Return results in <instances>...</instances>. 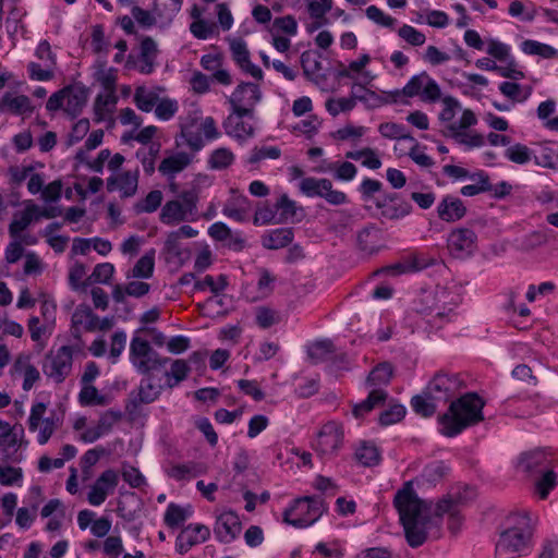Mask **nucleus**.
<instances>
[{"label":"nucleus","instance_id":"14","mask_svg":"<svg viewBox=\"0 0 558 558\" xmlns=\"http://www.w3.org/2000/svg\"><path fill=\"white\" fill-rule=\"evenodd\" d=\"M161 389V379L155 380L154 375L150 373L145 375L141 380L137 390L130 393L126 410L132 412L141 404H147L155 401L159 397Z\"/></svg>","mask_w":558,"mask_h":558},{"label":"nucleus","instance_id":"63","mask_svg":"<svg viewBox=\"0 0 558 558\" xmlns=\"http://www.w3.org/2000/svg\"><path fill=\"white\" fill-rule=\"evenodd\" d=\"M23 472L21 468L0 465V484L2 486H21Z\"/></svg>","mask_w":558,"mask_h":558},{"label":"nucleus","instance_id":"50","mask_svg":"<svg viewBox=\"0 0 558 558\" xmlns=\"http://www.w3.org/2000/svg\"><path fill=\"white\" fill-rule=\"evenodd\" d=\"M253 314L254 324L262 329H268L280 320L278 313L269 306H256Z\"/></svg>","mask_w":558,"mask_h":558},{"label":"nucleus","instance_id":"47","mask_svg":"<svg viewBox=\"0 0 558 558\" xmlns=\"http://www.w3.org/2000/svg\"><path fill=\"white\" fill-rule=\"evenodd\" d=\"M345 158L352 160H362V165L372 170H377L381 167V161L377 156L376 150L369 147L360 150L347 151Z\"/></svg>","mask_w":558,"mask_h":558},{"label":"nucleus","instance_id":"41","mask_svg":"<svg viewBox=\"0 0 558 558\" xmlns=\"http://www.w3.org/2000/svg\"><path fill=\"white\" fill-rule=\"evenodd\" d=\"M192 515V509L190 506L182 507L174 502H170L167 506L163 522L170 529H177L183 524Z\"/></svg>","mask_w":558,"mask_h":558},{"label":"nucleus","instance_id":"7","mask_svg":"<svg viewBox=\"0 0 558 558\" xmlns=\"http://www.w3.org/2000/svg\"><path fill=\"white\" fill-rule=\"evenodd\" d=\"M464 388L466 383L462 374L441 369L429 380L426 395L434 400L447 402Z\"/></svg>","mask_w":558,"mask_h":558},{"label":"nucleus","instance_id":"38","mask_svg":"<svg viewBox=\"0 0 558 558\" xmlns=\"http://www.w3.org/2000/svg\"><path fill=\"white\" fill-rule=\"evenodd\" d=\"M118 102L116 93L99 94L94 102L95 120L101 122L111 118Z\"/></svg>","mask_w":558,"mask_h":558},{"label":"nucleus","instance_id":"51","mask_svg":"<svg viewBox=\"0 0 558 558\" xmlns=\"http://www.w3.org/2000/svg\"><path fill=\"white\" fill-rule=\"evenodd\" d=\"M190 372V366L185 360H174L171 364L170 371L165 372L167 385L174 387L184 380Z\"/></svg>","mask_w":558,"mask_h":558},{"label":"nucleus","instance_id":"22","mask_svg":"<svg viewBox=\"0 0 558 558\" xmlns=\"http://www.w3.org/2000/svg\"><path fill=\"white\" fill-rule=\"evenodd\" d=\"M242 530V522L233 511L222 512L216 520L214 527L215 536L221 543L232 542Z\"/></svg>","mask_w":558,"mask_h":558},{"label":"nucleus","instance_id":"30","mask_svg":"<svg viewBox=\"0 0 558 558\" xmlns=\"http://www.w3.org/2000/svg\"><path fill=\"white\" fill-rule=\"evenodd\" d=\"M274 207L278 216L277 223H294L302 220V215L299 216V213L302 214L303 209L298 207L296 203L290 199L287 194L281 195Z\"/></svg>","mask_w":558,"mask_h":558},{"label":"nucleus","instance_id":"59","mask_svg":"<svg viewBox=\"0 0 558 558\" xmlns=\"http://www.w3.org/2000/svg\"><path fill=\"white\" fill-rule=\"evenodd\" d=\"M28 330L32 340L39 343L50 337L52 327L49 323L41 324L38 317L33 316L28 320Z\"/></svg>","mask_w":558,"mask_h":558},{"label":"nucleus","instance_id":"45","mask_svg":"<svg viewBox=\"0 0 558 558\" xmlns=\"http://www.w3.org/2000/svg\"><path fill=\"white\" fill-rule=\"evenodd\" d=\"M155 268V250L145 253L134 265L128 278H144L148 279L153 276Z\"/></svg>","mask_w":558,"mask_h":558},{"label":"nucleus","instance_id":"19","mask_svg":"<svg viewBox=\"0 0 558 558\" xmlns=\"http://www.w3.org/2000/svg\"><path fill=\"white\" fill-rule=\"evenodd\" d=\"M476 496V492L473 487L462 486L457 489L449 492L445 495L435 506V518L441 520L446 511L450 509H460L469 501L473 500Z\"/></svg>","mask_w":558,"mask_h":558},{"label":"nucleus","instance_id":"5","mask_svg":"<svg viewBox=\"0 0 558 558\" xmlns=\"http://www.w3.org/2000/svg\"><path fill=\"white\" fill-rule=\"evenodd\" d=\"M325 510L324 501L319 497H300L284 510L283 522L298 529L315 523Z\"/></svg>","mask_w":558,"mask_h":558},{"label":"nucleus","instance_id":"24","mask_svg":"<svg viewBox=\"0 0 558 558\" xmlns=\"http://www.w3.org/2000/svg\"><path fill=\"white\" fill-rule=\"evenodd\" d=\"M519 468L531 476H536L551 468V460L542 450H533L522 453L519 460Z\"/></svg>","mask_w":558,"mask_h":558},{"label":"nucleus","instance_id":"33","mask_svg":"<svg viewBox=\"0 0 558 558\" xmlns=\"http://www.w3.org/2000/svg\"><path fill=\"white\" fill-rule=\"evenodd\" d=\"M293 239V228H278L262 235V245L267 250H279L291 244Z\"/></svg>","mask_w":558,"mask_h":558},{"label":"nucleus","instance_id":"18","mask_svg":"<svg viewBox=\"0 0 558 558\" xmlns=\"http://www.w3.org/2000/svg\"><path fill=\"white\" fill-rule=\"evenodd\" d=\"M118 483L119 474L114 470L108 469L104 471L90 487L87 501L92 506H100L105 502L108 495L113 493Z\"/></svg>","mask_w":558,"mask_h":558},{"label":"nucleus","instance_id":"62","mask_svg":"<svg viewBox=\"0 0 558 558\" xmlns=\"http://www.w3.org/2000/svg\"><path fill=\"white\" fill-rule=\"evenodd\" d=\"M158 151V144H151L148 148H142L136 151V156L141 160L146 174H151L155 171V159Z\"/></svg>","mask_w":558,"mask_h":558},{"label":"nucleus","instance_id":"54","mask_svg":"<svg viewBox=\"0 0 558 558\" xmlns=\"http://www.w3.org/2000/svg\"><path fill=\"white\" fill-rule=\"evenodd\" d=\"M535 482V490L541 499L547 498L549 492L555 488L557 484V475L551 468L542 472Z\"/></svg>","mask_w":558,"mask_h":558},{"label":"nucleus","instance_id":"53","mask_svg":"<svg viewBox=\"0 0 558 558\" xmlns=\"http://www.w3.org/2000/svg\"><path fill=\"white\" fill-rule=\"evenodd\" d=\"M521 48L526 54L541 56L546 59L554 58L558 53L554 47L531 39L524 40L521 44Z\"/></svg>","mask_w":558,"mask_h":558},{"label":"nucleus","instance_id":"1","mask_svg":"<svg viewBox=\"0 0 558 558\" xmlns=\"http://www.w3.org/2000/svg\"><path fill=\"white\" fill-rule=\"evenodd\" d=\"M393 506L398 510L400 522L403 525L408 544L412 548L422 546L427 539V529L441 520L430 517L433 504L418 498L411 482L404 483L393 498Z\"/></svg>","mask_w":558,"mask_h":558},{"label":"nucleus","instance_id":"60","mask_svg":"<svg viewBox=\"0 0 558 558\" xmlns=\"http://www.w3.org/2000/svg\"><path fill=\"white\" fill-rule=\"evenodd\" d=\"M190 31L197 39H208L217 33V25L213 21L201 19L191 23Z\"/></svg>","mask_w":558,"mask_h":558},{"label":"nucleus","instance_id":"31","mask_svg":"<svg viewBox=\"0 0 558 558\" xmlns=\"http://www.w3.org/2000/svg\"><path fill=\"white\" fill-rule=\"evenodd\" d=\"M388 399V392L381 388H373L367 398L354 404L352 414L355 418H363L375 408L383 407Z\"/></svg>","mask_w":558,"mask_h":558},{"label":"nucleus","instance_id":"27","mask_svg":"<svg viewBox=\"0 0 558 558\" xmlns=\"http://www.w3.org/2000/svg\"><path fill=\"white\" fill-rule=\"evenodd\" d=\"M307 356L313 364H318L326 361L339 360L341 363H347V355L341 353L335 354V345L331 340L316 341L307 349Z\"/></svg>","mask_w":558,"mask_h":558},{"label":"nucleus","instance_id":"34","mask_svg":"<svg viewBox=\"0 0 558 558\" xmlns=\"http://www.w3.org/2000/svg\"><path fill=\"white\" fill-rule=\"evenodd\" d=\"M39 207L33 203H27L24 210L15 214L13 220L9 226L10 236L13 239H19L22 231H24L33 221L36 219V215L38 214Z\"/></svg>","mask_w":558,"mask_h":558},{"label":"nucleus","instance_id":"28","mask_svg":"<svg viewBox=\"0 0 558 558\" xmlns=\"http://www.w3.org/2000/svg\"><path fill=\"white\" fill-rule=\"evenodd\" d=\"M12 371L23 376L22 387L25 391H29L40 378L39 371L31 363V356L27 354L17 355Z\"/></svg>","mask_w":558,"mask_h":558},{"label":"nucleus","instance_id":"48","mask_svg":"<svg viewBox=\"0 0 558 558\" xmlns=\"http://www.w3.org/2000/svg\"><path fill=\"white\" fill-rule=\"evenodd\" d=\"M158 95L156 92L147 89L145 86H138L135 89L133 101L135 106L144 112H150L157 101H158Z\"/></svg>","mask_w":558,"mask_h":558},{"label":"nucleus","instance_id":"6","mask_svg":"<svg viewBox=\"0 0 558 558\" xmlns=\"http://www.w3.org/2000/svg\"><path fill=\"white\" fill-rule=\"evenodd\" d=\"M87 102V90L84 86L68 85L53 93L46 102V109L50 112L63 109L71 118L81 114Z\"/></svg>","mask_w":558,"mask_h":558},{"label":"nucleus","instance_id":"37","mask_svg":"<svg viewBox=\"0 0 558 558\" xmlns=\"http://www.w3.org/2000/svg\"><path fill=\"white\" fill-rule=\"evenodd\" d=\"M256 276H257V282H256V287H255L256 294H254L251 298L246 296V299L252 302L268 298L272 293L274 284L276 282V276H274L265 267L256 268Z\"/></svg>","mask_w":558,"mask_h":558},{"label":"nucleus","instance_id":"36","mask_svg":"<svg viewBox=\"0 0 558 558\" xmlns=\"http://www.w3.org/2000/svg\"><path fill=\"white\" fill-rule=\"evenodd\" d=\"M191 163L189 154L179 151L166 157L159 165V172L167 177L173 178L177 173L183 171Z\"/></svg>","mask_w":558,"mask_h":558},{"label":"nucleus","instance_id":"2","mask_svg":"<svg viewBox=\"0 0 558 558\" xmlns=\"http://www.w3.org/2000/svg\"><path fill=\"white\" fill-rule=\"evenodd\" d=\"M484 400L476 392H468L451 401L448 411L438 417L440 432L447 437H454L465 428L484 420Z\"/></svg>","mask_w":558,"mask_h":558},{"label":"nucleus","instance_id":"46","mask_svg":"<svg viewBox=\"0 0 558 558\" xmlns=\"http://www.w3.org/2000/svg\"><path fill=\"white\" fill-rule=\"evenodd\" d=\"M470 178L476 181V183L464 185L460 191L463 196H474L480 193L492 191L493 184L490 183L488 174L484 171L473 173Z\"/></svg>","mask_w":558,"mask_h":558},{"label":"nucleus","instance_id":"10","mask_svg":"<svg viewBox=\"0 0 558 558\" xmlns=\"http://www.w3.org/2000/svg\"><path fill=\"white\" fill-rule=\"evenodd\" d=\"M181 135L192 150L198 151L204 147L205 141H214L219 137L220 133L215 119L206 117L202 119L199 124L196 123L195 119L183 122L181 124Z\"/></svg>","mask_w":558,"mask_h":558},{"label":"nucleus","instance_id":"11","mask_svg":"<svg viewBox=\"0 0 558 558\" xmlns=\"http://www.w3.org/2000/svg\"><path fill=\"white\" fill-rule=\"evenodd\" d=\"M300 191L307 197H322L328 204L339 206L348 203V196L342 191L333 190L332 182L326 178L307 177L300 182Z\"/></svg>","mask_w":558,"mask_h":558},{"label":"nucleus","instance_id":"17","mask_svg":"<svg viewBox=\"0 0 558 558\" xmlns=\"http://www.w3.org/2000/svg\"><path fill=\"white\" fill-rule=\"evenodd\" d=\"M342 440V429L336 423L329 422L322 427L313 446L320 456H331L338 451Z\"/></svg>","mask_w":558,"mask_h":558},{"label":"nucleus","instance_id":"16","mask_svg":"<svg viewBox=\"0 0 558 558\" xmlns=\"http://www.w3.org/2000/svg\"><path fill=\"white\" fill-rule=\"evenodd\" d=\"M244 84L240 83L229 99L230 113L223 122L227 134L242 140L244 134V107L241 105V90Z\"/></svg>","mask_w":558,"mask_h":558},{"label":"nucleus","instance_id":"26","mask_svg":"<svg viewBox=\"0 0 558 558\" xmlns=\"http://www.w3.org/2000/svg\"><path fill=\"white\" fill-rule=\"evenodd\" d=\"M466 214V207L463 202L456 196L446 195L437 205V216L446 222H456L462 219Z\"/></svg>","mask_w":558,"mask_h":558},{"label":"nucleus","instance_id":"56","mask_svg":"<svg viewBox=\"0 0 558 558\" xmlns=\"http://www.w3.org/2000/svg\"><path fill=\"white\" fill-rule=\"evenodd\" d=\"M355 459L364 466L378 464L380 456L376 446L363 442L355 451Z\"/></svg>","mask_w":558,"mask_h":558},{"label":"nucleus","instance_id":"15","mask_svg":"<svg viewBox=\"0 0 558 558\" xmlns=\"http://www.w3.org/2000/svg\"><path fill=\"white\" fill-rule=\"evenodd\" d=\"M477 236L472 229L459 228L450 232L447 246L456 258H465L476 248Z\"/></svg>","mask_w":558,"mask_h":558},{"label":"nucleus","instance_id":"9","mask_svg":"<svg viewBox=\"0 0 558 558\" xmlns=\"http://www.w3.org/2000/svg\"><path fill=\"white\" fill-rule=\"evenodd\" d=\"M47 407L43 402H37L32 405L31 413L27 420L29 432H37V442L46 445L53 433L62 425V415L51 412L49 416L44 417Z\"/></svg>","mask_w":558,"mask_h":558},{"label":"nucleus","instance_id":"49","mask_svg":"<svg viewBox=\"0 0 558 558\" xmlns=\"http://www.w3.org/2000/svg\"><path fill=\"white\" fill-rule=\"evenodd\" d=\"M356 100L363 101L365 100V97L356 96L355 93L352 90L351 96L349 98H339L338 100L328 99L326 101V109L332 117H336L340 112L352 110L356 105Z\"/></svg>","mask_w":558,"mask_h":558},{"label":"nucleus","instance_id":"64","mask_svg":"<svg viewBox=\"0 0 558 558\" xmlns=\"http://www.w3.org/2000/svg\"><path fill=\"white\" fill-rule=\"evenodd\" d=\"M283 33L289 36H293L298 32V22L292 15H286L281 17H276L272 22V27L270 33Z\"/></svg>","mask_w":558,"mask_h":558},{"label":"nucleus","instance_id":"32","mask_svg":"<svg viewBox=\"0 0 558 558\" xmlns=\"http://www.w3.org/2000/svg\"><path fill=\"white\" fill-rule=\"evenodd\" d=\"M23 429L17 434L11 427L10 436H5V440H3V456L4 459L12 463H19L23 460V453L20 452V449L25 448L27 446V441L23 439Z\"/></svg>","mask_w":558,"mask_h":558},{"label":"nucleus","instance_id":"4","mask_svg":"<svg viewBox=\"0 0 558 558\" xmlns=\"http://www.w3.org/2000/svg\"><path fill=\"white\" fill-rule=\"evenodd\" d=\"M198 201V192L195 189L183 191L175 199L168 201L162 206L160 221L168 226L197 221L199 218Z\"/></svg>","mask_w":558,"mask_h":558},{"label":"nucleus","instance_id":"42","mask_svg":"<svg viewBox=\"0 0 558 558\" xmlns=\"http://www.w3.org/2000/svg\"><path fill=\"white\" fill-rule=\"evenodd\" d=\"M205 472L202 463L189 462L182 464H173L168 470V475L177 481L190 480Z\"/></svg>","mask_w":558,"mask_h":558},{"label":"nucleus","instance_id":"13","mask_svg":"<svg viewBox=\"0 0 558 558\" xmlns=\"http://www.w3.org/2000/svg\"><path fill=\"white\" fill-rule=\"evenodd\" d=\"M380 216L389 220L401 219L412 211V205L401 197L399 193H386L374 199Z\"/></svg>","mask_w":558,"mask_h":558},{"label":"nucleus","instance_id":"58","mask_svg":"<svg viewBox=\"0 0 558 558\" xmlns=\"http://www.w3.org/2000/svg\"><path fill=\"white\" fill-rule=\"evenodd\" d=\"M322 54L315 50H306L301 54L300 62L306 76L314 75L322 69L319 59Z\"/></svg>","mask_w":558,"mask_h":558},{"label":"nucleus","instance_id":"12","mask_svg":"<svg viewBox=\"0 0 558 558\" xmlns=\"http://www.w3.org/2000/svg\"><path fill=\"white\" fill-rule=\"evenodd\" d=\"M72 371V351L63 345L56 353L48 354L43 364L44 374L56 384L64 381Z\"/></svg>","mask_w":558,"mask_h":558},{"label":"nucleus","instance_id":"29","mask_svg":"<svg viewBox=\"0 0 558 558\" xmlns=\"http://www.w3.org/2000/svg\"><path fill=\"white\" fill-rule=\"evenodd\" d=\"M72 329L74 336L82 331H97V315L86 305H78L72 314Z\"/></svg>","mask_w":558,"mask_h":558},{"label":"nucleus","instance_id":"20","mask_svg":"<svg viewBox=\"0 0 558 558\" xmlns=\"http://www.w3.org/2000/svg\"><path fill=\"white\" fill-rule=\"evenodd\" d=\"M35 106L26 95L14 90L5 92L0 98V114H11L15 117H29L33 114Z\"/></svg>","mask_w":558,"mask_h":558},{"label":"nucleus","instance_id":"44","mask_svg":"<svg viewBox=\"0 0 558 558\" xmlns=\"http://www.w3.org/2000/svg\"><path fill=\"white\" fill-rule=\"evenodd\" d=\"M359 248L366 254H374L378 251V231L374 225L363 228L356 236Z\"/></svg>","mask_w":558,"mask_h":558},{"label":"nucleus","instance_id":"40","mask_svg":"<svg viewBox=\"0 0 558 558\" xmlns=\"http://www.w3.org/2000/svg\"><path fill=\"white\" fill-rule=\"evenodd\" d=\"M442 135L456 140L459 144L466 145L469 147H481L484 145V137L481 134H468L465 132L458 131L457 123L448 124L442 131Z\"/></svg>","mask_w":558,"mask_h":558},{"label":"nucleus","instance_id":"21","mask_svg":"<svg viewBox=\"0 0 558 558\" xmlns=\"http://www.w3.org/2000/svg\"><path fill=\"white\" fill-rule=\"evenodd\" d=\"M210 536V530L204 524H189L177 537L175 547L178 553L186 554L195 545L206 542Z\"/></svg>","mask_w":558,"mask_h":558},{"label":"nucleus","instance_id":"57","mask_svg":"<svg viewBox=\"0 0 558 558\" xmlns=\"http://www.w3.org/2000/svg\"><path fill=\"white\" fill-rule=\"evenodd\" d=\"M505 156L517 165H525L532 160L533 151L526 145L517 143L506 149Z\"/></svg>","mask_w":558,"mask_h":558},{"label":"nucleus","instance_id":"8","mask_svg":"<svg viewBox=\"0 0 558 558\" xmlns=\"http://www.w3.org/2000/svg\"><path fill=\"white\" fill-rule=\"evenodd\" d=\"M130 362L138 373L147 375L163 367L169 359L161 357L153 350L147 340L134 336L130 343Z\"/></svg>","mask_w":558,"mask_h":558},{"label":"nucleus","instance_id":"43","mask_svg":"<svg viewBox=\"0 0 558 558\" xmlns=\"http://www.w3.org/2000/svg\"><path fill=\"white\" fill-rule=\"evenodd\" d=\"M393 375V366L389 362L379 363L375 366L366 378V385L376 388L377 386H387Z\"/></svg>","mask_w":558,"mask_h":558},{"label":"nucleus","instance_id":"35","mask_svg":"<svg viewBox=\"0 0 558 558\" xmlns=\"http://www.w3.org/2000/svg\"><path fill=\"white\" fill-rule=\"evenodd\" d=\"M227 286L225 276L220 275L216 280L213 276L207 275L202 281L196 283L198 290H210L214 295L208 298L204 304L205 307L213 310L216 305L222 304V298L218 294Z\"/></svg>","mask_w":558,"mask_h":558},{"label":"nucleus","instance_id":"23","mask_svg":"<svg viewBox=\"0 0 558 558\" xmlns=\"http://www.w3.org/2000/svg\"><path fill=\"white\" fill-rule=\"evenodd\" d=\"M138 175V169L111 175L107 179V190L109 192L118 191L122 197H131L137 191Z\"/></svg>","mask_w":558,"mask_h":558},{"label":"nucleus","instance_id":"52","mask_svg":"<svg viewBox=\"0 0 558 558\" xmlns=\"http://www.w3.org/2000/svg\"><path fill=\"white\" fill-rule=\"evenodd\" d=\"M378 132L385 138L414 141V137L407 131L405 126L395 122H384L378 126Z\"/></svg>","mask_w":558,"mask_h":558},{"label":"nucleus","instance_id":"3","mask_svg":"<svg viewBox=\"0 0 558 558\" xmlns=\"http://www.w3.org/2000/svg\"><path fill=\"white\" fill-rule=\"evenodd\" d=\"M508 526L499 534L495 558H515L532 547L534 526L527 513H515L507 519Z\"/></svg>","mask_w":558,"mask_h":558},{"label":"nucleus","instance_id":"25","mask_svg":"<svg viewBox=\"0 0 558 558\" xmlns=\"http://www.w3.org/2000/svg\"><path fill=\"white\" fill-rule=\"evenodd\" d=\"M158 56L157 43L151 37H144L140 46V56L134 68L142 74H151Z\"/></svg>","mask_w":558,"mask_h":558},{"label":"nucleus","instance_id":"61","mask_svg":"<svg viewBox=\"0 0 558 558\" xmlns=\"http://www.w3.org/2000/svg\"><path fill=\"white\" fill-rule=\"evenodd\" d=\"M407 413L405 408L402 404L393 403L379 414V424L381 426H389L400 422Z\"/></svg>","mask_w":558,"mask_h":558},{"label":"nucleus","instance_id":"55","mask_svg":"<svg viewBox=\"0 0 558 558\" xmlns=\"http://www.w3.org/2000/svg\"><path fill=\"white\" fill-rule=\"evenodd\" d=\"M433 400L434 399L426 395L425 390L424 395H416L411 399V407L416 414L423 417H429L436 412V404Z\"/></svg>","mask_w":558,"mask_h":558},{"label":"nucleus","instance_id":"39","mask_svg":"<svg viewBox=\"0 0 558 558\" xmlns=\"http://www.w3.org/2000/svg\"><path fill=\"white\" fill-rule=\"evenodd\" d=\"M208 234L216 241L223 242L228 247L234 251H241L243 242L233 236L231 230L223 222H215L208 229Z\"/></svg>","mask_w":558,"mask_h":558}]
</instances>
